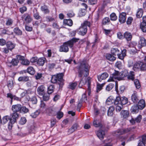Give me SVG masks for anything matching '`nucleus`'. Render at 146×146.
<instances>
[{"mask_svg":"<svg viewBox=\"0 0 146 146\" xmlns=\"http://www.w3.org/2000/svg\"><path fill=\"white\" fill-rule=\"evenodd\" d=\"M134 129V127L127 128L124 129H118L115 132V134L117 135H122L127 133L131 131L132 129Z\"/></svg>","mask_w":146,"mask_h":146,"instance_id":"8","label":"nucleus"},{"mask_svg":"<svg viewBox=\"0 0 146 146\" xmlns=\"http://www.w3.org/2000/svg\"><path fill=\"white\" fill-rule=\"evenodd\" d=\"M110 22V20L109 18L108 17H105L103 19L102 21V25H105L109 24Z\"/></svg>","mask_w":146,"mask_h":146,"instance_id":"40","label":"nucleus"},{"mask_svg":"<svg viewBox=\"0 0 146 146\" xmlns=\"http://www.w3.org/2000/svg\"><path fill=\"white\" fill-rule=\"evenodd\" d=\"M64 75L63 73H60L56 75L52 76L51 80V82L54 84L58 83L59 86V88H62L64 84L63 79Z\"/></svg>","mask_w":146,"mask_h":146,"instance_id":"4","label":"nucleus"},{"mask_svg":"<svg viewBox=\"0 0 146 146\" xmlns=\"http://www.w3.org/2000/svg\"><path fill=\"white\" fill-rule=\"evenodd\" d=\"M19 61L15 58L13 59L11 61V63L13 66H17L18 65Z\"/></svg>","mask_w":146,"mask_h":146,"instance_id":"62","label":"nucleus"},{"mask_svg":"<svg viewBox=\"0 0 146 146\" xmlns=\"http://www.w3.org/2000/svg\"><path fill=\"white\" fill-rule=\"evenodd\" d=\"M29 80V77L27 76H24L19 77L18 80L19 81L27 82Z\"/></svg>","mask_w":146,"mask_h":146,"instance_id":"45","label":"nucleus"},{"mask_svg":"<svg viewBox=\"0 0 146 146\" xmlns=\"http://www.w3.org/2000/svg\"><path fill=\"white\" fill-rule=\"evenodd\" d=\"M146 45V40L145 39L144 37L141 38L137 45L139 49H140Z\"/></svg>","mask_w":146,"mask_h":146,"instance_id":"15","label":"nucleus"},{"mask_svg":"<svg viewBox=\"0 0 146 146\" xmlns=\"http://www.w3.org/2000/svg\"><path fill=\"white\" fill-rule=\"evenodd\" d=\"M33 104H36L37 103V100L36 96L32 97L30 100Z\"/></svg>","mask_w":146,"mask_h":146,"instance_id":"58","label":"nucleus"},{"mask_svg":"<svg viewBox=\"0 0 146 146\" xmlns=\"http://www.w3.org/2000/svg\"><path fill=\"white\" fill-rule=\"evenodd\" d=\"M46 59L44 57H41L38 59L37 64L39 66H43L45 61Z\"/></svg>","mask_w":146,"mask_h":146,"instance_id":"29","label":"nucleus"},{"mask_svg":"<svg viewBox=\"0 0 146 146\" xmlns=\"http://www.w3.org/2000/svg\"><path fill=\"white\" fill-rule=\"evenodd\" d=\"M77 84L76 82L70 83L69 85V88L72 90H74Z\"/></svg>","mask_w":146,"mask_h":146,"instance_id":"52","label":"nucleus"},{"mask_svg":"<svg viewBox=\"0 0 146 146\" xmlns=\"http://www.w3.org/2000/svg\"><path fill=\"white\" fill-rule=\"evenodd\" d=\"M76 68L78 69V77H82L83 76L86 77L88 75L90 67L88 64L81 63L80 65L77 66Z\"/></svg>","mask_w":146,"mask_h":146,"instance_id":"1","label":"nucleus"},{"mask_svg":"<svg viewBox=\"0 0 146 146\" xmlns=\"http://www.w3.org/2000/svg\"><path fill=\"white\" fill-rule=\"evenodd\" d=\"M21 63L23 65L28 66L30 64V62L28 60L24 58V59L21 61Z\"/></svg>","mask_w":146,"mask_h":146,"instance_id":"51","label":"nucleus"},{"mask_svg":"<svg viewBox=\"0 0 146 146\" xmlns=\"http://www.w3.org/2000/svg\"><path fill=\"white\" fill-rule=\"evenodd\" d=\"M134 83L137 88L139 89L140 87V84L138 80L136 79L134 80Z\"/></svg>","mask_w":146,"mask_h":146,"instance_id":"56","label":"nucleus"},{"mask_svg":"<svg viewBox=\"0 0 146 146\" xmlns=\"http://www.w3.org/2000/svg\"><path fill=\"white\" fill-rule=\"evenodd\" d=\"M131 99L134 103L137 102L138 101V99L137 98V92L135 91L134 92L133 94L132 95Z\"/></svg>","mask_w":146,"mask_h":146,"instance_id":"30","label":"nucleus"},{"mask_svg":"<svg viewBox=\"0 0 146 146\" xmlns=\"http://www.w3.org/2000/svg\"><path fill=\"white\" fill-rule=\"evenodd\" d=\"M12 118V116H11V117L10 118L8 116H6L3 117L2 120H1V118H0V123H3V124H5L9 120L8 125V127L9 129L11 130L12 128L13 124L15 123H13L11 121V119H13V118Z\"/></svg>","mask_w":146,"mask_h":146,"instance_id":"7","label":"nucleus"},{"mask_svg":"<svg viewBox=\"0 0 146 146\" xmlns=\"http://www.w3.org/2000/svg\"><path fill=\"white\" fill-rule=\"evenodd\" d=\"M87 100V98L86 94L84 93L82 95V98L80 101V102L81 101V102H85Z\"/></svg>","mask_w":146,"mask_h":146,"instance_id":"61","label":"nucleus"},{"mask_svg":"<svg viewBox=\"0 0 146 146\" xmlns=\"http://www.w3.org/2000/svg\"><path fill=\"white\" fill-rule=\"evenodd\" d=\"M90 83V85L91 84V78L90 77H88L85 81L83 80L82 78L81 80L80 81L79 84V88H81L86 83L87 84V86H88V83Z\"/></svg>","mask_w":146,"mask_h":146,"instance_id":"13","label":"nucleus"},{"mask_svg":"<svg viewBox=\"0 0 146 146\" xmlns=\"http://www.w3.org/2000/svg\"><path fill=\"white\" fill-rule=\"evenodd\" d=\"M22 20H24L27 23H29L31 22L33 20V18L31 15L28 13L24 14L22 17Z\"/></svg>","mask_w":146,"mask_h":146,"instance_id":"10","label":"nucleus"},{"mask_svg":"<svg viewBox=\"0 0 146 146\" xmlns=\"http://www.w3.org/2000/svg\"><path fill=\"white\" fill-rule=\"evenodd\" d=\"M21 105L20 104H17L15 105H13L12 106V110L13 113L11 114L12 116V119H11V121L12 123H15L16 122L17 120L18 119L19 117V114L17 112H21Z\"/></svg>","mask_w":146,"mask_h":146,"instance_id":"3","label":"nucleus"},{"mask_svg":"<svg viewBox=\"0 0 146 146\" xmlns=\"http://www.w3.org/2000/svg\"><path fill=\"white\" fill-rule=\"evenodd\" d=\"M111 53L113 55L116 56L118 55L121 52L117 48H112L111 50Z\"/></svg>","mask_w":146,"mask_h":146,"instance_id":"27","label":"nucleus"},{"mask_svg":"<svg viewBox=\"0 0 146 146\" xmlns=\"http://www.w3.org/2000/svg\"><path fill=\"white\" fill-rule=\"evenodd\" d=\"M143 9L141 8L139 9L136 13V17L137 18H139L141 17L143 13Z\"/></svg>","mask_w":146,"mask_h":146,"instance_id":"34","label":"nucleus"},{"mask_svg":"<svg viewBox=\"0 0 146 146\" xmlns=\"http://www.w3.org/2000/svg\"><path fill=\"white\" fill-rule=\"evenodd\" d=\"M56 110L54 107H50L46 110V114L49 116H55L56 115Z\"/></svg>","mask_w":146,"mask_h":146,"instance_id":"9","label":"nucleus"},{"mask_svg":"<svg viewBox=\"0 0 146 146\" xmlns=\"http://www.w3.org/2000/svg\"><path fill=\"white\" fill-rule=\"evenodd\" d=\"M90 22L87 21H85L80 27L78 30V34L82 36L85 35L87 31V26L90 27Z\"/></svg>","mask_w":146,"mask_h":146,"instance_id":"6","label":"nucleus"},{"mask_svg":"<svg viewBox=\"0 0 146 146\" xmlns=\"http://www.w3.org/2000/svg\"><path fill=\"white\" fill-rule=\"evenodd\" d=\"M7 48L10 50L11 51L15 48V45L11 42L8 41L7 42L6 44Z\"/></svg>","mask_w":146,"mask_h":146,"instance_id":"22","label":"nucleus"},{"mask_svg":"<svg viewBox=\"0 0 146 146\" xmlns=\"http://www.w3.org/2000/svg\"><path fill=\"white\" fill-rule=\"evenodd\" d=\"M139 141L138 146H145L146 143V135H143Z\"/></svg>","mask_w":146,"mask_h":146,"instance_id":"17","label":"nucleus"},{"mask_svg":"<svg viewBox=\"0 0 146 146\" xmlns=\"http://www.w3.org/2000/svg\"><path fill=\"white\" fill-rule=\"evenodd\" d=\"M114 108L113 106H110L108 110V115L109 116H112L113 114V111L114 110Z\"/></svg>","mask_w":146,"mask_h":146,"instance_id":"37","label":"nucleus"},{"mask_svg":"<svg viewBox=\"0 0 146 146\" xmlns=\"http://www.w3.org/2000/svg\"><path fill=\"white\" fill-rule=\"evenodd\" d=\"M132 37L131 33L129 31H126L124 34V38H125L127 41H131Z\"/></svg>","mask_w":146,"mask_h":146,"instance_id":"16","label":"nucleus"},{"mask_svg":"<svg viewBox=\"0 0 146 146\" xmlns=\"http://www.w3.org/2000/svg\"><path fill=\"white\" fill-rule=\"evenodd\" d=\"M141 119L142 116L141 115H139L135 118L132 117L131 119L129 120V121L132 125H135L136 123H140Z\"/></svg>","mask_w":146,"mask_h":146,"instance_id":"11","label":"nucleus"},{"mask_svg":"<svg viewBox=\"0 0 146 146\" xmlns=\"http://www.w3.org/2000/svg\"><path fill=\"white\" fill-rule=\"evenodd\" d=\"M27 70V72L31 75H34L35 72V69L32 66L28 67Z\"/></svg>","mask_w":146,"mask_h":146,"instance_id":"33","label":"nucleus"},{"mask_svg":"<svg viewBox=\"0 0 146 146\" xmlns=\"http://www.w3.org/2000/svg\"><path fill=\"white\" fill-rule=\"evenodd\" d=\"M121 106H122L123 105H125L128 102L127 98L125 97H121Z\"/></svg>","mask_w":146,"mask_h":146,"instance_id":"35","label":"nucleus"},{"mask_svg":"<svg viewBox=\"0 0 146 146\" xmlns=\"http://www.w3.org/2000/svg\"><path fill=\"white\" fill-rule=\"evenodd\" d=\"M106 58L112 62H113L116 59V57H115L113 55L110 54H107L106 56Z\"/></svg>","mask_w":146,"mask_h":146,"instance_id":"26","label":"nucleus"},{"mask_svg":"<svg viewBox=\"0 0 146 146\" xmlns=\"http://www.w3.org/2000/svg\"><path fill=\"white\" fill-rule=\"evenodd\" d=\"M105 84V83L102 84H98L97 85L96 92L98 93L102 89V87Z\"/></svg>","mask_w":146,"mask_h":146,"instance_id":"47","label":"nucleus"},{"mask_svg":"<svg viewBox=\"0 0 146 146\" xmlns=\"http://www.w3.org/2000/svg\"><path fill=\"white\" fill-rule=\"evenodd\" d=\"M139 109L138 106L137 105H134L131 108V111L134 113H137Z\"/></svg>","mask_w":146,"mask_h":146,"instance_id":"43","label":"nucleus"},{"mask_svg":"<svg viewBox=\"0 0 146 146\" xmlns=\"http://www.w3.org/2000/svg\"><path fill=\"white\" fill-rule=\"evenodd\" d=\"M67 15L69 17H72L75 15V14L72 11H70L67 14Z\"/></svg>","mask_w":146,"mask_h":146,"instance_id":"64","label":"nucleus"},{"mask_svg":"<svg viewBox=\"0 0 146 146\" xmlns=\"http://www.w3.org/2000/svg\"><path fill=\"white\" fill-rule=\"evenodd\" d=\"M126 14L125 13L122 12L119 13V20L121 23H125L126 20Z\"/></svg>","mask_w":146,"mask_h":146,"instance_id":"14","label":"nucleus"},{"mask_svg":"<svg viewBox=\"0 0 146 146\" xmlns=\"http://www.w3.org/2000/svg\"><path fill=\"white\" fill-rule=\"evenodd\" d=\"M13 31L16 35H21L22 33V31L18 27L14 28Z\"/></svg>","mask_w":146,"mask_h":146,"instance_id":"42","label":"nucleus"},{"mask_svg":"<svg viewBox=\"0 0 146 146\" xmlns=\"http://www.w3.org/2000/svg\"><path fill=\"white\" fill-rule=\"evenodd\" d=\"M33 16L36 19L39 20L41 18V17L39 15V13L36 9H35L33 11Z\"/></svg>","mask_w":146,"mask_h":146,"instance_id":"23","label":"nucleus"},{"mask_svg":"<svg viewBox=\"0 0 146 146\" xmlns=\"http://www.w3.org/2000/svg\"><path fill=\"white\" fill-rule=\"evenodd\" d=\"M141 62L135 63L133 67V69L134 71H136L138 70H140L141 66Z\"/></svg>","mask_w":146,"mask_h":146,"instance_id":"32","label":"nucleus"},{"mask_svg":"<svg viewBox=\"0 0 146 146\" xmlns=\"http://www.w3.org/2000/svg\"><path fill=\"white\" fill-rule=\"evenodd\" d=\"M64 23L66 25L71 26L73 25V22L72 20L70 19H64Z\"/></svg>","mask_w":146,"mask_h":146,"instance_id":"41","label":"nucleus"},{"mask_svg":"<svg viewBox=\"0 0 146 146\" xmlns=\"http://www.w3.org/2000/svg\"><path fill=\"white\" fill-rule=\"evenodd\" d=\"M140 29L143 33L146 32V24L143 22H141L140 25Z\"/></svg>","mask_w":146,"mask_h":146,"instance_id":"39","label":"nucleus"},{"mask_svg":"<svg viewBox=\"0 0 146 146\" xmlns=\"http://www.w3.org/2000/svg\"><path fill=\"white\" fill-rule=\"evenodd\" d=\"M114 98L112 96H110L106 100V104L108 105H111L114 104Z\"/></svg>","mask_w":146,"mask_h":146,"instance_id":"25","label":"nucleus"},{"mask_svg":"<svg viewBox=\"0 0 146 146\" xmlns=\"http://www.w3.org/2000/svg\"><path fill=\"white\" fill-rule=\"evenodd\" d=\"M13 83L12 80L11 79L7 82V86L9 89H11L13 88Z\"/></svg>","mask_w":146,"mask_h":146,"instance_id":"46","label":"nucleus"},{"mask_svg":"<svg viewBox=\"0 0 146 146\" xmlns=\"http://www.w3.org/2000/svg\"><path fill=\"white\" fill-rule=\"evenodd\" d=\"M79 40V38H73L71 40L64 42L63 45L60 47L59 51L66 52H68L69 50L68 46L72 48L74 46V43L78 42Z\"/></svg>","mask_w":146,"mask_h":146,"instance_id":"2","label":"nucleus"},{"mask_svg":"<svg viewBox=\"0 0 146 146\" xmlns=\"http://www.w3.org/2000/svg\"><path fill=\"white\" fill-rule=\"evenodd\" d=\"M127 138V137L125 136H121L119 138V141L121 143V144L123 146H124L125 145V141L126 140Z\"/></svg>","mask_w":146,"mask_h":146,"instance_id":"36","label":"nucleus"},{"mask_svg":"<svg viewBox=\"0 0 146 146\" xmlns=\"http://www.w3.org/2000/svg\"><path fill=\"white\" fill-rule=\"evenodd\" d=\"M86 9H82L79 11L78 15L79 17H81L84 16L86 13Z\"/></svg>","mask_w":146,"mask_h":146,"instance_id":"44","label":"nucleus"},{"mask_svg":"<svg viewBox=\"0 0 146 146\" xmlns=\"http://www.w3.org/2000/svg\"><path fill=\"white\" fill-rule=\"evenodd\" d=\"M41 9L45 14L49 13L50 12L48 7L45 5L42 6L41 7Z\"/></svg>","mask_w":146,"mask_h":146,"instance_id":"31","label":"nucleus"},{"mask_svg":"<svg viewBox=\"0 0 146 146\" xmlns=\"http://www.w3.org/2000/svg\"><path fill=\"white\" fill-rule=\"evenodd\" d=\"M114 86V84H113L112 83L106 86V90L108 91H110L113 88Z\"/></svg>","mask_w":146,"mask_h":146,"instance_id":"54","label":"nucleus"},{"mask_svg":"<svg viewBox=\"0 0 146 146\" xmlns=\"http://www.w3.org/2000/svg\"><path fill=\"white\" fill-rule=\"evenodd\" d=\"M27 120L25 117H21L19 121V123L20 124L23 125L26 122Z\"/></svg>","mask_w":146,"mask_h":146,"instance_id":"59","label":"nucleus"},{"mask_svg":"<svg viewBox=\"0 0 146 146\" xmlns=\"http://www.w3.org/2000/svg\"><path fill=\"white\" fill-rule=\"evenodd\" d=\"M28 131L29 133H30L34 130L35 127L34 124H32L28 127Z\"/></svg>","mask_w":146,"mask_h":146,"instance_id":"57","label":"nucleus"},{"mask_svg":"<svg viewBox=\"0 0 146 146\" xmlns=\"http://www.w3.org/2000/svg\"><path fill=\"white\" fill-rule=\"evenodd\" d=\"M54 86L53 85H50L47 89V92L48 94H52L54 91Z\"/></svg>","mask_w":146,"mask_h":146,"instance_id":"38","label":"nucleus"},{"mask_svg":"<svg viewBox=\"0 0 146 146\" xmlns=\"http://www.w3.org/2000/svg\"><path fill=\"white\" fill-rule=\"evenodd\" d=\"M93 125L96 127H100V128H102L104 127L101 122L98 120H95L93 121Z\"/></svg>","mask_w":146,"mask_h":146,"instance_id":"21","label":"nucleus"},{"mask_svg":"<svg viewBox=\"0 0 146 146\" xmlns=\"http://www.w3.org/2000/svg\"><path fill=\"white\" fill-rule=\"evenodd\" d=\"M121 73L118 71L115 70V72L113 73L112 75L113 77L115 79H117L120 80V77H121Z\"/></svg>","mask_w":146,"mask_h":146,"instance_id":"28","label":"nucleus"},{"mask_svg":"<svg viewBox=\"0 0 146 146\" xmlns=\"http://www.w3.org/2000/svg\"><path fill=\"white\" fill-rule=\"evenodd\" d=\"M13 21L12 19L9 18L7 19L6 23V25L7 26H11L13 23Z\"/></svg>","mask_w":146,"mask_h":146,"instance_id":"55","label":"nucleus"},{"mask_svg":"<svg viewBox=\"0 0 146 146\" xmlns=\"http://www.w3.org/2000/svg\"><path fill=\"white\" fill-rule=\"evenodd\" d=\"M42 96H43V100L44 101H46L49 100L50 97L49 94L44 93Z\"/></svg>","mask_w":146,"mask_h":146,"instance_id":"60","label":"nucleus"},{"mask_svg":"<svg viewBox=\"0 0 146 146\" xmlns=\"http://www.w3.org/2000/svg\"><path fill=\"white\" fill-rule=\"evenodd\" d=\"M120 114L121 117L124 119H126L129 116V111L127 110H122Z\"/></svg>","mask_w":146,"mask_h":146,"instance_id":"19","label":"nucleus"},{"mask_svg":"<svg viewBox=\"0 0 146 146\" xmlns=\"http://www.w3.org/2000/svg\"><path fill=\"white\" fill-rule=\"evenodd\" d=\"M61 109V108L59 111H56V118L59 119H60L62 118L63 117L64 115L63 113L62 112L60 111Z\"/></svg>","mask_w":146,"mask_h":146,"instance_id":"49","label":"nucleus"},{"mask_svg":"<svg viewBox=\"0 0 146 146\" xmlns=\"http://www.w3.org/2000/svg\"><path fill=\"white\" fill-rule=\"evenodd\" d=\"M120 80L124 79L125 77H127V79L129 80H133L135 79V74L134 72L131 71L129 73L128 70H124L121 73Z\"/></svg>","mask_w":146,"mask_h":146,"instance_id":"5","label":"nucleus"},{"mask_svg":"<svg viewBox=\"0 0 146 146\" xmlns=\"http://www.w3.org/2000/svg\"><path fill=\"white\" fill-rule=\"evenodd\" d=\"M110 20L112 21H115L117 19V17L114 13H113L110 15Z\"/></svg>","mask_w":146,"mask_h":146,"instance_id":"50","label":"nucleus"},{"mask_svg":"<svg viewBox=\"0 0 146 146\" xmlns=\"http://www.w3.org/2000/svg\"><path fill=\"white\" fill-rule=\"evenodd\" d=\"M108 74L107 72H104L101 75L98 76V78L99 81L101 82L102 80L106 79L108 76Z\"/></svg>","mask_w":146,"mask_h":146,"instance_id":"18","label":"nucleus"},{"mask_svg":"<svg viewBox=\"0 0 146 146\" xmlns=\"http://www.w3.org/2000/svg\"><path fill=\"white\" fill-rule=\"evenodd\" d=\"M97 133L98 137L101 140H103L104 138L105 135L104 127L102 128H100Z\"/></svg>","mask_w":146,"mask_h":146,"instance_id":"12","label":"nucleus"},{"mask_svg":"<svg viewBox=\"0 0 146 146\" xmlns=\"http://www.w3.org/2000/svg\"><path fill=\"white\" fill-rule=\"evenodd\" d=\"M121 97L119 96L117 97L115 99L114 98V104L115 105L118 104L121 105Z\"/></svg>","mask_w":146,"mask_h":146,"instance_id":"48","label":"nucleus"},{"mask_svg":"<svg viewBox=\"0 0 146 146\" xmlns=\"http://www.w3.org/2000/svg\"><path fill=\"white\" fill-rule=\"evenodd\" d=\"M40 113L39 111L38 110H36L34 113H32L30 115L33 118L36 117Z\"/></svg>","mask_w":146,"mask_h":146,"instance_id":"53","label":"nucleus"},{"mask_svg":"<svg viewBox=\"0 0 146 146\" xmlns=\"http://www.w3.org/2000/svg\"><path fill=\"white\" fill-rule=\"evenodd\" d=\"M137 106L139 107V109H143L145 106V103L144 100H141L139 101Z\"/></svg>","mask_w":146,"mask_h":146,"instance_id":"24","label":"nucleus"},{"mask_svg":"<svg viewBox=\"0 0 146 146\" xmlns=\"http://www.w3.org/2000/svg\"><path fill=\"white\" fill-rule=\"evenodd\" d=\"M141 70L142 71L146 70V63L141 62Z\"/></svg>","mask_w":146,"mask_h":146,"instance_id":"63","label":"nucleus"},{"mask_svg":"<svg viewBox=\"0 0 146 146\" xmlns=\"http://www.w3.org/2000/svg\"><path fill=\"white\" fill-rule=\"evenodd\" d=\"M45 87L43 85L39 86L37 89V92L38 94L41 96H42L45 93Z\"/></svg>","mask_w":146,"mask_h":146,"instance_id":"20","label":"nucleus"}]
</instances>
